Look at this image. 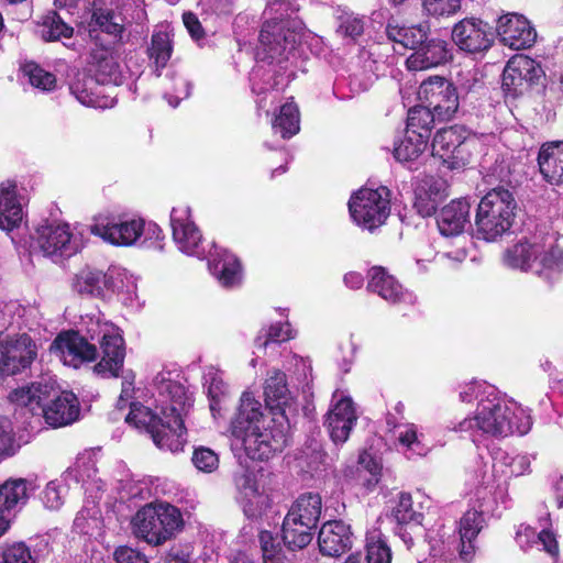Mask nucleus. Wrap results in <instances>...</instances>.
I'll return each mask as SVG.
<instances>
[{"instance_id":"1","label":"nucleus","mask_w":563,"mask_h":563,"mask_svg":"<svg viewBox=\"0 0 563 563\" xmlns=\"http://www.w3.org/2000/svg\"><path fill=\"white\" fill-rule=\"evenodd\" d=\"M99 343L101 360L93 366L102 377H118L123 368L125 346L119 328L100 317H89L86 321V336L76 331L59 333L51 345L65 365L78 368L85 362L96 361Z\"/></svg>"},{"instance_id":"2","label":"nucleus","mask_w":563,"mask_h":563,"mask_svg":"<svg viewBox=\"0 0 563 563\" xmlns=\"http://www.w3.org/2000/svg\"><path fill=\"white\" fill-rule=\"evenodd\" d=\"M229 431L252 460H268L288 444V427L266 416L262 404L247 391L241 396Z\"/></svg>"},{"instance_id":"3","label":"nucleus","mask_w":563,"mask_h":563,"mask_svg":"<svg viewBox=\"0 0 563 563\" xmlns=\"http://www.w3.org/2000/svg\"><path fill=\"white\" fill-rule=\"evenodd\" d=\"M485 388L484 400L477 404L474 416L452 423L449 428L471 438L473 442L483 435L501 439L512 434H527L532 426L528 411L518 404L504 399L495 387Z\"/></svg>"},{"instance_id":"4","label":"nucleus","mask_w":563,"mask_h":563,"mask_svg":"<svg viewBox=\"0 0 563 563\" xmlns=\"http://www.w3.org/2000/svg\"><path fill=\"white\" fill-rule=\"evenodd\" d=\"M173 241L177 249L189 256L199 260L208 258L210 273L225 287L231 288L241 284L242 267L240 261L224 249L214 244L207 251L199 228L191 218V210L186 205L174 207L170 212Z\"/></svg>"},{"instance_id":"5","label":"nucleus","mask_w":563,"mask_h":563,"mask_svg":"<svg viewBox=\"0 0 563 563\" xmlns=\"http://www.w3.org/2000/svg\"><path fill=\"white\" fill-rule=\"evenodd\" d=\"M154 383L157 408L166 419L154 429L152 440L161 450L173 453L183 451L186 443L183 415L191 406L190 396L180 383L173 379L170 372L158 373Z\"/></svg>"},{"instance_id":"6","label":"nucleus","mask_w":563,"mask_h":563,"mask_svg":"<svg viewBox=\"0 0 563 563\" xmlns=\"http://www.w3.org/2000/svg\"><path fill=\"white\" fill-rule=\"evenodd\" d=\"M504 263L510 268L532 272L550 280L563 272V247L554 234L533 235L508 249Z\"/></svg>"},{"instance_id":"7","label":"nucleus","mask_w":563,"mask_h":563,"mask_svg":"<svg viewBox=\"0 0 563 563\" xmlns=\"http://www.w3.org/2000/svg\"><path fill=\"white\" fill-rule=\"evenodd\" d=\"M297 10L290 0H272L265 14L268 20L260 32V44L264 58L282 63L289 59L300 41V22L289 18V12Z\"/></svg>"},{"instance_id":"8","label":"nucleus","mask_w":563,"mask_h":563,"mask_svg":"<svg viewBox=\"0 0 563 563\" xmlns=\"http://www.w3.org/2000/svg\"><path fill=\"white\" fill-rule=\"evenodd\" d=\"M133 534L151 545H161L184 528L180 510L168 503H150L141 507L131 520Z\"/></svg>"},{"instance_id":"9","label":"nucleus","mask_w":563,"mask_h":563,"mask_svg":"<svg viewBox=\"0 0 563 563\" xmlns=\"http://www.w3.org/2000/svg\"><path fill=\"white\" fill-rule=\"evenodd\" d=\"M516 208L510 190L497 187L488 191L476 209V236L487 242L503 236L512 225Z\"/></svg>"},{"instance_id":"10","label":"nucleus","mask_w":563,"mask_h":563,"mask_svg":"<svg viewBox=\"0 0 563 563\" xmlns=\"http://www.w3.org/2000/svg\"><path fill=\"white\" fill-rule=\"evenodd\" d=\"M90 232L103 241L119 246H131L137 244L142 236H145L141 245L146 244L148 239H159L162 230L154 223L146 225L143 219H115L99 217L90 225Z\"/></svg>"},{"instance_id":"11","label":"nucleus","mask_w":563,"mask_h":563,"mask_svg":"<svg viewBox=\"0 0 563 563\" xmlns=\"http://www.w3.org/2000/svg\"><path fill=\"white\" fill-rule=\"evenodd\" d=\"M349 210L358 227L373 231L389 217L390 190L385 186L361 188L350 198Z\"/></svg>"},{"instance_id":"12","label":"nucleus","mask_w":563,"mask_h":563,"mask_svg":"<svg viewBox=\"0 0 563 563\" xmlns=\"http://www.w3.org/2000/svg\"><path fill=\"white\" fill-rule=\"evenodd\" d=\"M474 140L461 125H453L437 132L432 141V155L442 159L451 169L465 166L471 158Z\"/></svg>"},{"instance_id":"13","label":"nucleus","mask_w":563,"mask_h":563,"mask_svg":"<svg viewBox=\"0 0 563 563\" xmlns=\"http://www.w3.org/2000/svg\"><path fill=\"white\" fill-rule=\"evenodd\" d=\"M419 100L435 113L438 121H449L459 110V95L455 86L441 76L423 80L418 90Z\"/></svg>"},{"instance_id":"14","label":"nucleus","mask_w":563,"mask_h":563,"mask_svg":"<svg viewBox=\"0 0 563 563\" xmlns=\"http://www.w3.org/2000/svg\"><path fill=\"white\" fill-rule=\"evenodd\" d=\"M543 75L539 63L526 55L511 57L503 73L501 88L506 98L517 99Z\"/></svg>"},{"instance_id":"15","label":"nucleus","mask_w":563,"mask_h":563,"mask_svg":"<svg viewBox=\"0 0 563 563\" xmlns=\"http://www.w3.org/2000/svg\"><path fill=\"white\" fill-rule=\"evenodd\" d=\"M36 244L45 256L70 257L82 247L81 239L68 223H51L36 231Z\"/></svg>"},{"instance_id":"16","label":"nucleus","mask_w":563,"mask_h":563,"mask_svg":"<svg viewBox=\"0 0 563 563\" xmlns=\"http://www.w3.org/2000/svg\"><path fill=\"white\" fill-rule=\"evenodd\" d=\"M36 355V344L27 334L14 338L0 335V377L30 367Z\"/></svg>"},{"instance_id":"17","label":"nucleus","mask_w":563,"mask_h":563,"mask_svg":"<svg viewBox=\"0 0 563 563\" xmlns=\"http://www.w3.org/2000/svg\"><path fill=\"white\" fill-rule=\"evenodd\" d=\"M496 31L504 45L516 51L532 46L537 38V32L530 22L517 13L500 16Z\"/></svg>"},{"instance_id":"18","label":"nucleus","mask_w":563,"mask_h":563,"mask_svg":"<svg viewBox=\"0 0 563 563\" xmlns=\"http://www.w3.org/2000/svg\"><path fill=\"white\" fill-rule=\"evenodd\" d=\"M56 391V384L52 378H41L30 385L19 387L9 394V400L20 409L32 415L42 412L44 404Z\"/></svg>"},{"instance_id":"19","label":"nucleus","mask_w":563,"mask_h":563,"mask_svg":"<svg viewBox=\"0 0 563 563\" xmlns=\"http://www.w3.org/2000/svg\"><path fill=\"white\" fill-rule=\"evenodd\" d=\"M487 23L476 19H464L452 31L454 43L463 51L477 53L490 47L493 34Z\"/></svg>"},{"instance_id":"20","label":"nucleus","mask_w":563,"mask_h":563,"mask_svg":"<svg viewBox=\"0 0 563 563\" xmlns=\"http://www.w3.org/2000/svg\"><path fill=\"white\" fill-rule=\"evenodd\" d=\"M367 290L377 294L390 303L413 305L417 297L402 288L398 280L382 266H374L367 274Z\"/></svg>"},{"instance_id":"21","label":"nucleus","mask_w":563,"mask_h":563,"mask_svg":"<svg viewBox=\"0 0 563 563\" xmlns=\"http://www.w3.org/2000/svg\"><path fill=\"white\" fill-rule=\"evenodd\" d=\"M335 399L336 394L333 395L334 402L327 413L325 426L332 441L336 444H342L349 439L350 432L357 420V416L350 397Z\"/></svg>"},{"instance_id":"22","label":"nucleus","mask_w":563,"mask_h":563,"mask_svg":"<svg viewBox=\"0 0 563 563\" xmlns=\"http://www.w3.org/2000/svg\"><path fill=\"white\" fill-rule=\"evenodd\" d=\"M42 413L45 421L54 428L70 424L79 417L78 399L74 393L60 391L56 386L54 395L44 404Z\"/></svg>"},{"instance_id":"23","label":"nucleus","mask_w":563,"mask_h":563,"mask_svg":"<svg viewBox=\"0 0 563 563\" xmlns=\"http://www.w3.org/2000/svg\"><path fill=\"white\" fill-rule=\"evenodd\" d=\"M451 58L449 44L441 38H427L406 59L407 69L421 71L445 64Z\"/></svg>"},{"instance_id":"24","label":"nucleus","mask_w":563,"mask_h":563,"mask_svg":"<svg viewBox=\"0 0 563 563\" xmlns=\"http://www.w3.org/2000/svg\"><path fill=\"white\" fill-rule=\"evenodd\" d=\"M320 552L328 556H339L352 545L350 526L341 520L328 521L322 525L318 534Z\"/></svg>"},{"instance_id":"25","label":"nucleus","mask_w":563,"mask_h":563,"mask_svg":"<svg viewBox=\"0 0 563 563\" xmlns=\"http://www.w3.org/2000/svg\"><path fill=\"white\" fill-rule=\"evenodd\" d=\"M471 205L465 198L454 199L437 214V225L443 236L460 235L470 224Z\"/></svg>"},{"instance_id":"26","label":"nucleus","mask_w":563,"mask_h":563,"mask_svg":"<svg viewBox=\"0 0 563 563\" xmlns=\"http://www.w3.org/2000/svg\"><path fill=\"white\" fill-rule=\"evenodd\" d=\"M89 71L100 85L119 86L122 82L121 67L113 52L104 46L91 49Z\"/></svg>"},{"instance_id":"27","label":"nucleus","mask_w":563,"mask_h":563,"mask_svg":"<svg viewBox=\"0 0 563 563\" xmlns=\"http://www.w3.org/2000/svg\"><path fill=\"white\" fill-rule=\"evenodd\" d=\"M538 165L548 183L563 184V141L544 143L538 154Z\"/></svg>"},{"instance_id":"28","label":"nucleus","mask_w":563,"mask_h":563,"mask_svg":"<svg viewBox=\"0 0 563 563\" xmlns=\"http://www.w3.org/2000/svg\"><path fill=\"white\" fill-rule=\"evenodd\" d=\"M37 485L25 478H9L0 485V510L12 515L16 508L24 506Z\"/></svg>"},{"instance_id":"29","label":"nucleus","mask_w":563,"mask_h":563,"mask_svg":"<svg viewBox=\"0 0 563 563\" xmlns=\"http://www.w3.org/2000/svg\"><path fill=\"white\" fill-rule=\"evenodd\" d=\"M70 288L79 296L106 298L107 275L100 269L85 266L71 277Z\"/></svg>"},{"instance_id":"30","label":"nucleus","mask_w":563,"mask_h":563,"mask_svg":"<svg viewBox=\"0 0 563 563\" xmlns=\"http://www.w3.org/2000/svg\"><path fill=\"white\" fill-rule=\"evenodd\" d=\"M239 501L247 518H257L266 507L267 497L258 490L253 475L243 473L235 478Z\"/></svg>"},{"instance_id":"31","label":"nucleus","mask_w":563,"mask_h":563,"mask_svg":"<svg viewBox=\"0 0 563 563\" xmlns=\"http://www.w3.org/2000/svg\"><path fill=\"white\" fill-rule=\"evenodd\" d=\"M23 220L22 205L16 195V186L11 181L0 184V229L11 231Z\"/></svg>"},{"instance_id":"32","label":"nucleus","mask_w":563,"mask_h":563,"mask_svg":"<svg viewBox=\"0 0 563 563\" xmlns=\"http://www.w3.org/2000/svg\"><path fill=\"white\" fill-rule=\"evenodd\" d=\"M484 517L475 509L467 510L459 522L460 558L464 562L472 561L475 554L474 540L483 529Z\"/></svg>"},{"instance_id":"33","label":"nucleus","mask_w":563,"mask_h":563,"mask_svg":"<svg viewBox=\"0 0 563 563\" xmlns=\"http://www.w3.org/2000/svg\"><path fill=\"white\" fill-rule=\"evenodd\" d=\"M101 86L91 76H84L77 78L70 85V91L75 98L84 106L92 108H111L114 104V99L104 96L101 91Z\"/></svg>"},{"instance_id":"34","label":"nucleus","mask_w":563,"mask_h":563,"mask_svg":"<svg viewBox=\"0 0 563 563\" xmlns=\"http://www.w3.org/2000/svg\"><path fill=\"white\" fill-rule=\"evenodd\" d=\"M321 511V496L317 493H305L294 500L286 515L316 529Z\"/></svg>"},{"instance_id":"35","label":"nucleus","mask_w":563,"mask_h":563,"mask_svg":"<svg viewBox=\"0 0 563 563\" xmlns=\"http://www.w3.org/2000/svg\"><path fill=\"white\" fill-rule=\"evenodd\" d=\"M445 184L442 180L428 178L416 189L415 208L422 217L432 216L439 201L444 197Z\"/></svg>"},{"instance_id":"36","label":"nucleus","mask_w":563,"mask_h":563,"mask_svg":"<svg viewBox=\"0 0 563 563\" xmlns=\"http://www.w3.org/2000/svg\"><path fill=\"white\" fill-rule=\"evenodd\" d=\"M107 275V295L117 292L125 303L132 305L137 298L136 278L125 268L110 267Z\"/></svg>"},{"instance_id":"37","label":"nucleus","mask_w":563,"mask_h":563,"mask_svg":"<svg viewBox=\"0 0 563 563\" xmlns=\"http://www.w3.org/2000/svg\"><path fill=\"white\" fill-rule=\"evenodd\" d=\"M314 530L313 527L286 515L282 525V539L289 550H302L311 542Z\"/></svg>"},{"instance_id":"38","label":"nucleus","mask_w":563,"mask_h":563,"mask_svg":"<svg viewBox=\"0 0 563 563\" xmlns=\"http://www.w3.org/2000/svg\"><path fill=\"white\" fill-rule=\"evenodd\" d=\"M265 401L272 410L283 412V406L289 399L286 375L279 369H272L267 373L264 385Z\"/></svg>"},{"instance_id":"39","label":"nucleus","mask_w":563,"mask_h":563,"mask_svg":"<svg viewBox=\"0 0 563 563\" xmlns=\"http://www.w3.org/2000/svg\"><path fill=\"white\" fill-rule=\"evenodd\" d=\"M155 395V383L153 382V398L155 402V411H153L151 408L146 406H143L142 404L131 402L130 412L125 419L128 423L133 424L137 429H144L150 434H152L154 429H157L162 420L165 419L164 416L161 413V409L157 408Z\"/></svg>"},{"instance_id":"40","label":"nucleus","mask_w":563,"mask_h":563,"mask_svg":"<svg viewBox=\"0 0 563 563\" xmlns=\"http://www.w3.org/2000/svg\"><path fill=\"white\" fill-rule=\"evenodd\" d=\"M428 140L426 134H418L413 130L406 131L405 136L395 143L394 156L402 164H412L423 154Z\"/></svg>"},{"instance_id":"41","label":"nucleus","mask_w":563,"mask_h":563,"mask_svg":"<svg viewBox=\"0 0 563 563\" xmlns=\"http://www.w3.org/2000/svg\"><path fill=\"white\" fill-rule=\"evenodd\" d=\"M386 34L390 41L413 52L428 38L427 29L422 25L404 26L393 22L387 24Z\"/></svg>"},{"instance_id":"42","label":"nucleus","mask_w":563,"mask_h":563,"mask_svg":"<svg viewBox=\"0 0 563 563\" xmlns=\"http://www.w3.org/2000/svg\"><path fill=\"white\" fill-rule=\"evenodd\" d=\"M173 54V42L167 31H155L148 47V57L155 65L156 76H161V69L167 65Z\"/></svg>"},{"instance_id":"43","label":"nucleus","mask_w":563,"mask_h":563,"mask_svg":"<svg viewBox=\"0 0 563 563\" xmlns=\"http://www.w3.org/2000/svg\"><path fill=\"white\" fill-rule=\"evenodd\" d=\"M272 128L275 133H279L283 139H290L300 130L299 109L292 101L286 102L279 109L275 117Z\"/></svg>"},{"instance_id":"44","label":"nucleus","mask_w":563,"mask_h":563,"mask_svg":"<svg viewBox=\"0 0 563 563\" xmlns=\"http://www.w3.org/2000/svg\"><path fill=\"white\" fill-rule=\"evenodd\" d=\"M102 3H104L103 0L93 1L91 25L95 29H99L107 34L113 36L120 35L123 31V19L113 10L102 8Z\"/></svg>"},{"instance_id":"45","label":"nucleus","mask_w":563,"mask_h":563,"mask_svg":"<svg viewBox=\"0 0 563 563\" xmlns=\"http://www.w3.org/2000/svg\"><path fill=\"white\" fill-rule=\"evenodd\" d=\"M398 441L407 452L417 456H424L430 451L424 434L415 423H405L398 427Z\"/></svg>"},{"instance_id":"46","label":"nucleus","mask_w":563,"mask_h":563,"mask_svg":"<svg viewBox=\"0 0 563 563\" xmlns=\"http://www.w3.org/2000/svg\"><path fill=\"white\" fill-rule=\"evenodd\" d=\"M97 470L95 461L90 455H80L76 459L75 463L63 473V481L67 485L78 486L80 483H86L88 479H93Z\"/></svg>"},{"instance_id":"47","label":"nucleus","mask_w":563,"mask_h":563,"mask_svg":"<svg viewBox=\"0 0 563 563\" xmlns=\"http://www.w3.org/2000/svg\"><path fill=\"white\" fill-rule=\"evenodd\" d=\"M437 120L435 113L422 103L409 110L406 131L410 132V130H413L418 134H426L427 140H429L430 132Z\"/></svg>"},{"instance_id":"48","label":"nucleus","mask_w":563,"mask_h":563,"mask_svg":"<svg viewBox=\"0 0 563 563\" xmlns=\"http://www.w3.org/2000/svg\"><path fill=\"white\" fill-rule=\"evenodd\" d=\"M382 465L367 452L363 451L358 456L357 481L366 489H373L380 477Z\"/></svg>"},{"instance_id":"49","label":"nucleus","mask_w":563,"mask_h":563,"mask_svg":"<svg viewBox=\"0 0 563 563\" xmlns=\"http://www.w3.org/2000/svg\"><path fill=\"white\" fill-rule=\"evenodd\" d=\"M205 385L210 400V410L213 416L220 411V404L228 393V386L223 380L222 374L217 369H209L205 374Z\"/></svg>"},{"instance_id":"50","label":"nucleus","mask_w":563,"mask_h":563,"mask_svg":"<svg viewBox=\"0 0 563 563\" xmlns=\"http://www.w3.org/2000/svg\"><path fill=\"white\" fill-rule=\"evenodd\" d=\"M391 516L399 525L421 523L422 514L416 511L412 507V498L410 494L400 493L396 505L391 509Z\"/></svg>"},{"instance_id":"51","label":"nucleus","mask_w":563,"mask_h":563,"mask_svg":"<svg viewBox=\"0 0 563 563\" xmlns=\"http://www.w3.org/2000/svg\"><path fill=\"white\" fill-rule=\"evenodd\" d=\"M23 73L29 78V82L41 91L48 92L56 88L57 80L55 75L46 71L35 63L25 64Z\"/></svg>"},{"instance_id":"52","label":"nucleus","mask_w":563,"mask_h":563,"mask_svg":"<svg viewBox=\"0 0 563 563\" xmlns=\"http://www.w3.org/2000/svg\"><path fill=\"white\" fill-rule=\"evenodd\" d=\"M73 27L67 25L63 19L56 13H49L42 24V37L45 41H58L63 37L69 38L73 35Z\"/></svg>"},{"instance_id":"53","label":"nucleus","mask_w":563,"mask_h":563,"mask_svg":"<svg viewBox=\"0 0 563 563\" xmlns=\"http://www.w3.org/2000/svg\"><path fill=\"white\" fill-rule=\"evenodd\" d=\"M367 563H391V551L380 533L374 532L367 537Z\"/></svg>"},{"instance_id":"54","label":"nucleus","mask_w":563,"mask_h":563,"mask_svg":"<svg viewBox=\"0 0 563 563\" xmlns=\"http://www.w3.org/2000/svg\"><path fill=\"white\" fill-rule=\"evenodd\" d=\"M263 563H285L279 542L271 531L263 530L258 534Z\"/></svg>"},{"instance_id":"55","label":"nucleus","mask_w":563,"mask_h":563,"mask_svg":"<svg viewBox=\"0 0 563 563\" xmlns=\"http://www.w3.org/2000/svg\"><path fill=\"white\" fill-rule=\"evenodd\" d=\"M71 486L63 481V475L58 479L51 481L43 492L42 500L44 506L48 509H59L66 493Z\"/></svg>"},{"instance_id":"56","label":"nucleus","mask_w":563,"mask_h":563,"mask_svg":"<svg viewBox=\"0 0 563 563\" xmlns=\"http://www.w3.org/2000/svg\"><path fill=\"white\" fill-rule=\"evenodd\" d=\"M294 338L291 327L288 322H277L272 324L268 330L255 339L257 347H266L269 343H280Z\"/></svg>"},{"instance_id":"57","label":"nucleus","mask_w":563,"mask_h":563,"mask_svg":"<svg viewBox=\"0 0 563 563\" xmlns=\"http://www.w3.org/2000/svg\"><path fill=\"white\" fill-rule=\"evenodd\" d=\"M191 461L199 471L205 473H211L219 466L218 454L206 446L197 448L192 453Z\"/></svg>"},{"instance_id":"58","label":"nucleus","mask_w":563,"mask_h":563,"mask_svg":"<svg viewBox=\"0 0 563 563\" xmlns=\"http://www.w3.org/2000/svg\"><path fill=\"white\" fill-rule=\"evenodd\" d=\"M340 24L338 25L336 33L342 37H349L355 40L361 36L364 32L363 19L353 15L345 14L340 18Z\"/></svg>"},{"instance_id":"59","label":"nucleus","mask_w":563,"mask_h":563,"mask_svg":"<svg viewBox=\"0 0 563 563\" xmlns=\"http://www.w3.org/2000/svg\"><path fill=\"white\" fill-rule=\"evenodd\" d=\"M1 563H35V560L24 543H14L2 551Z\"/></svg>"},{"instance_id":"60","label":"nucleus","mask_w":563,"mask_h":563,"mask_svg":"<svg viewBox=\"0 0 563 563\" xmlns=\"http://www.w3.org/2000/svg\"><path fill=\"white\" fill-rule=\"evenodd\" d=\"M445 532H438L437 537L429 536L430 538V559L427 563H450V547L442 538Z\"/></svg>"},{"instance_id":"61","label":"nucleus","mask_w":563,"mask_h":563,"mask_svg":"<svg viewBox=\"0 0 563 563\" xmlns=\"http://www.w3.org/2000/svg\"><path fill=\"white\" fill-rule=\"evenodd\" d=\"M167 79L175 85L172 86L173 93H165V98L172 107H177L181 99L190 95V84L183 77L172 73L167 75Z\"/></svg>"},{"instance_id":"62","label":"nucleus","mask_w":563,"mask_h":563,"mask_svg":"<svg viewBox=\"0 0 563 563\" xmlns=\"http://www.w3.org/2000/svg\"><path fill=\"white\" fill-rule=\"evenodd\" d=\"M424 11L433 16H444L460 9V0H423Z\"/></svg>"},{"instance_id":"63","label":"nucleus","mask_w":563,"mask_h":563,"mask_svg":"<svg viewBox=\"0 0 563 563\" xmlns=\"http://www.w3.org/2000/svg\"><path fill=\"white\" fill-rule=\"evenodd\" d=\"M485 387H493L492 385L483 382H471L467 384H464L460 388L459 397L462 402H472L473 400H477L478 402H482L484 400V390H486Z\"/></svg>"},{"instance_id":"64","label":"nucleus","mask_w":563,"mask_h":563,"mask_svg":"<svg viewBox=\"0 0 563 563\" xmlns=\"http://www.w3.org/2000/svg\"><path fill=\"white\" fill-rule=\"evenodd\" d=\"M507 470L503 471L506 475L509 476H520L523 475L530 467V460L527 455H515L510 456L506 454L503 457L501 462Z\"/></svg>"}]
</instances>
